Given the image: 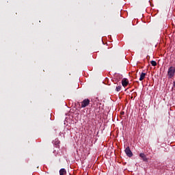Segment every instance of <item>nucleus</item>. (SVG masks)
<instances>
[{
	"label": "nucleus",
	"instance_id": "39448f33",
	"mask_svg": "<svg viewBox=\"0 0 175 175\" xmlns=\"http://www.w3.org/2000/svg\"><path fill=\"white\" fill-rule=\"evenodd\" d=\"M139 157L142 158V159H143L144 162H148V159H147V157L146 154H144V153H140Z\"/></svg>",
	"mask_w": 175,
	"mask_h": 175
},
{
	"label": "nucleus",
	"instance_id": "9d476101",
	"mask_svg": "<svg viewBox=\"0 0 175 175\" xmlns=\"http://www.w3.org/2000/svg\"><path fill=\"white\" fill-rule=\"evenodd\" d=\"M146 58L148 59V58H150V56H147Z\"/></svg>",
	"mask_w": 175,
	"mask_h": 175
},
{
	"label": "nucleus",
	"instance_id": "f257e3e1",
	"mask_svg": "<svg viewBox=\"0 0 175 175\" xmlns=\"http://www.w3.org/2000/svg\"><path fill=\"white\" fill-rule=\"evenodd\" d=\"M174 73H175V68L173 66H170L168 68V71H167V76H169V79H173V77H174Z\"/></svg>",
	"mask_w": 175,
	"mask_h": 175
},
{
	"label": "nucleus",
	"instance_id": "6e6552de",
	"mask_svg": "<svg viewBox=\"0 0 175 175\" xmlns=\"http://www.w3.org/2000/svg\"><path fill=\"white\" fill-rule=\"evenodd\" d=\"M150 64H151L152 66H157V62H155L154 60H152L150 62Z\"/></svg>",
	"mask_w": 175,
	"mask_h": 175
},
{
	"label": "nucleus",
	"instance_id": "423d86ee",
	"mask_svg": "<svg viewBox=\"0 0 175 175\" xmlns=\"http://www.w3.org/2000/svg\"><path fill=\"white\" fill-rule=\"evenodd\" d=\"M146 73L144 72H142L140 75V77H139V81H143V80H144L145 77H146Z\"/></svg>",
	"mask_w": 175,
	"mask_h": 175
},
{
	"label": "nucleus",
	"instance_id": "1a4fd4ad",
	"mask_svg": "<svg viewBox=\"0 0 175 175\" xmlns=\"http://www.w3.org/2000/svg\"><path fill=\"white\" fill-rule=\"evenodd\" d=\"M116 90L117 92H120V91H121V85L117 86Z\"/></svg>",
	"mask_w": 175,
	"mask_h": 175
},
{
	"label": "nucleus",
	"instance_id": "20e7f679",
	"mask_svg": "<svg viewBox=\"0 0 175 175\" xmlns=\"http://www.w3.org/2000/svg\"><path fill=\"white\" fill-rule=\"evenodd\" d=\"M129 84V81H128V79L124 78L122 80V85L123 87H126Z\"/></svg>",
	"mask_w": 175,
	"mask_h": 175
},
{
	"label": "nucleus",
	"instance_id": "0eeeda50",
	"mask_svg": "<svg viewBox=\"0 0 175 175\" xmlns=\"http://www.w3.org/2000/svg\"><path fill=\"white\" fill-rule=\"evenodd\" d=\"M59 174L60 175H66V170H65V168H62L59 170Z\"/></svg>",
	"mask_w": 175,
	"mask_h": 175
},
{
	"label": "nucleus",
	"instance_id": "7ed1b4c3",
	"mask_svg": "<svg viewBox=\"0 0 175 175\" xmlns=\"http://www.w3.org/2000/svg\"><path fill=\"white\" fill-rule=\"evenodd\" d=\"M90 99L88 98H85L84 99L82 102H81V107L84 108V107H87V106H88V105H90Z\"/></svg>",
	"mask_w": 175,
	"mask_h": 175
},
{
	"label": "nucleus",
	"instance_id": "f03ea898",
	"mask_svg": "<svg viewBox=\"0 0 175 175\" xmlns=\"http://www.w3.org/2000/svg\"><path fill=\"white\" fill-rule=\"evenodd\" d=\"M124 152L129 157V158H131V157H133V153L131 150V148L129 146L126 147V149L124 150Z\"/></svg>",
	"mask_w": 175,
	"mask_h": 175
}]
</instances>
